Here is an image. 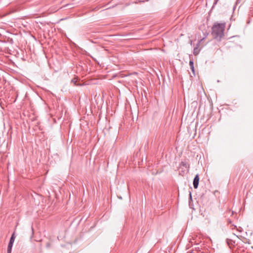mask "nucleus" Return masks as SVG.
<instances>
[{
    "label": "nucleus",
    "instance_id": "4",
    "mask_svg": "<svg viewBox=\"0 0 253 253\" xmlns=\"http://www.w3.org/2000/svg\"><path fill=\"white\" fill-rule=\"evenodd\" d=\"M189 65L190 67V69H191L193 73H194V62L193 60H191L189 62Z\"/></svg>",
    "mask_w": 253,
    "mask_h": 253
},
{
    "label": "nucleus",
    "instance_id": "1",
    "mask_svg": "<svg viewBox=\"0 0 253 253\" xmlns=\"http://www.w3.org/2000/svg\"><path fill=\"white\" fill-rule=\"evenodd\" d=\"M225 23H215L212 27L211 34L215 39L220 40L224 36Z\"/></svg>",
    "mask_w": 253,
    "mask_h": 253
},
{
    "label": "nucleus",
    "instance_id": "2",
    "mask_svg": "<svg viewBox=\"0 0 253 253\" xmlns=\"http://www.w3.org/2000/svg\"><path fill=\"white\" fill-rule=\"evenodd\" d=\"M15 236H14V233H13V234L12 235L10 239V241H9V242L8 243V247H7V253H11V250H12V246H13V243H14V240H15Z\"/></svg>",
    "mask_w": 253,
    "mask_h": 253
},
{
    "label": "nucleus",
    "instance_id": "6",
    "mask_svg": "<svg viewBox=\"0 0 253 253\" xmlns=\"http://www.w3.org/2000/svg\"><path fill=\"white\" fill-rule=\"evenodd\" d=\"M50 246V244L49 243H48L46 244V247L47 248L49 247Z\"/></svg>",
    "mask_w": 253,
    "mask_h": 253
},
{
    "label": "nucleus",
    "instance_id": "3",
    "mask_svg": "<svg viewBox=\"0 0 253 253\" xmlns=\"http://www.w3.org/2000/svg\"><path fill=\"white\" fill-rule=\"evenodd\" d=\"M199 181V177L198 174H197L193 180V186L194 188L196 189L198 188Z\"/></svg>",
    "mask_w": 253,
    "mask_h": 253
},
{
    "label": "nucleus",
    "instance_id": "5",
    "mask_svg": "<svg viewBox=\"0 0 253 253\" xmlns=\"http://www.w3.org/2000/svg\"><path fill=\"white\" fill-rule=\"evenodd\" d=\"M199 50L198 48V47L194 48V51H193L194 54L196 55L198 54L199 53Z\"/></svg>",
    "mask_w": 253,
    "mask_h": 253
}]
</instances>
